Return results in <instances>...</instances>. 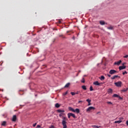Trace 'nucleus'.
Segmentation results:
<instances>
[{"label": "nucleus", "instance_id": "35", "mask_svg": "<svg viewBox=\"0 0 128 128\" xmlns=\"http://www.w3.org/2000/svg\"><path fill=\"white\" fill-rule=\"evenodd\" d=\"M124 58H128V55H126L124 56Z\"/></svg>", "mask_w": 128, "mask_h": 128}, {"label": "nucleus", "instance_id": "13", "mask_svg": "<svg viewBox=\"0 0 128 128\" xmlns=\"http://www.w3.org/2000/svg\"><path fill=\"white\" fill-rule=\"evenodd\" d=\"M100 24L101 26H104V24H106V22L104 21H100Z\"/></svg>", "mask_w": 128, "mask_h": 128}, {"label": "nucleus", "instance_id": "7", "mask_svg": "<svg viewBox=\"0 0 128 128\" xmlns=\"http://www.w3.org/2000/svg\"><path fill=\"white\" fill-rule=\"evenodd\" d=\"M126 68V66H120L118 68L120 70H124Z\"/></svg>", "mask_w": 128, "mask_h": 128}, {"label": "nucleus", "instance_id": "44", "mask_svg": "<svg viewBox=\"0 0 128 128\" xmlns=\"http://www.w3.org/2000/svg\"><path fill=\"white\" fill-rule=\"evenodd\" d=\"M59 22L60 24V21H59Z\"/></svg>", "mask_w": 128, "mask_h": 128}, {"label": "nucleus", "instance_id": "19", "mask_svg": "<svg viewBox=\"0 0 128 128\" xmlns=\"http://www.w3.org/2000/svg\"><path fill=\"white\" fill-rule=\"evenodd\" d=\"M55 106L56 108H60V104H58V103H56V104H55Z\"/></svg>", "mask_w": 128, "mask_h": 128}, {"label": "nucleus", "instance_id": "39", "mask_svg": "<svg viewBox=\"0 0 128 128\" xmlns=\"http://www.w3.org/2000/svg\"><path fill=\"white\" fill-rule=\"evenodd\" d=\"M37 128H40V125H37V126H36Z\"/></svg>", "mask_w": 128, "mask_h": 128}, {"label": "nucleus", "instance_id": "37", "mask_svg": "<svg viewBox=\"0 0 128 128\" xmlns=\"http://www.w3.org/2000/svg\"><path fill=\"white\" fill-rule=\"evenodd\" d=\"M36 126V123L34 124L32 126H34V128Z\"/></svg>", "mask_w": 128, "mask_h": 128}, {"label": "nucleus", "instance_id": "9", "mask_svg": "<svg viewBox=\"0 0 128 128\" xmlns=\"http://www.w3.org/2000/svg\"><path fill=\"white\" fill-rule=\"evenodd\" d=\"M93 84H94L95 86H100V83L96 81L95 82H94Z\"/></svg>", "mask_w": 128, "mask_h": 128}, {"label": "nucleus", "instance_id": "29", "mask_svg": "<svg viewBox=\"0 0 128 128\" xmlns=\"http://www.w3.org/2000/svg\"><path fill=\"white\" fill-rule=\"evenodd\" d=\"M107 104H112V102H107Z\"/></svg>", "mask_w": 128, "mask_h": 128}, {"label": "nucleus", "instance_id": "32", "mask_svg": "<svg viewBox=\"0 0 128 128\" xmlns=\"http://www.w3.org/2000/svg\"><path fill=\"white\" fill-rule=\"evenodd\" d=\"M125 74H128V72H126V71H125V72H122L123 75H124Z\"/></svg>", "mask_w": 128, "mask_h": 128}, {"label": "nucleus", "instance_id": "12", "mask_svg": "<svg viewBox=\"0 0 128 128\" xmlns=\"http://www.w3.org/2000/svg\"><path fill=\"white\" fill-rule=\"evenodd\" d=\"M1 126H6V121L2 122L1 124Z\"/></svg>", "mask_w": 128, "mask_h": 128}, {"label": "nucleus", "instance_id": "38", "mask_svg": "<svg viewBox=\"0 0 128 128\" xmlns=\"http://www.w3.org/2000/svg\"><path fill=\"white\" fill-rule=\"evenodd\" d=\"M109 78H110V76H110V74H107Z\"/></svg>", "mask_w": 128, "mask_h": 128}, {"label": "nucleus", "instance_id": "8", "mask_svg": "<svg viewBox=\"0 0 128 128\" xmlns=\"http://www.w3.org/2000/svg\"><path fill=\"white\" fill-rule=\"evenodd\" d=\"M16 116L14 115L13 116L12 118V122H16Z\"/></svg>", "mask_w": 128, "mask_h": 128}, {"label": "nucleus", "instance_id": "23", "mask_svg": "<svg viewBox=\"0 0 128 128\" xmlns=\"http://www.w3.org/2000/svg\"><path fill=\"white\" fill-rule=\"evenodd\" d=\"M112 96L113 98H118V94H114Z\"/></svg>", "mask_w": 128, "mask_h": 128}, {"label": "nucleus", "instance_id": "24", "mask_svg": "<svg viewBox=\"0 0 128 128\" xmlns=\"http://www.w3.org/2000/svg\"><path fill=\"white\" fill-rule=\"evenodd\" d=\"M68 94V92L67 91V92L63 93L62 96H66V94Z\"/></svg>", "mask_w": 128, "mask_h": 128}, {"label": "nucleus", "instance_id": "11", "mask_svg": "<svg viewBox=\"0 0 128 128\" xmlns=\"http://www.w3.org/2000/svg\"><path fill=\"white\" fill-rule=\"evenodd\" d=\"M68 108L69 110H70V112H74V109L72 108L68 107Z\"/></svg>", "mask_w": 128, "mask_h": 128}, {"label": "nucleus", "instance_id": "47", "mask_svg": "<svg viewBox=\"0 0 128 128\" xmlns=\"http://www.w3.org/2000/svg\"><path fill=\"white\" fill-rule=\"evenodd\" d=\"M98 114H100V112H98Z\"/></svg>", "mask_w": 128, "mask_h": 128}, {"label": "nucleus", "instance_id": "2", "mask_svg": "<svg viewBox=\"0 0 128 128\" xmlns=\"http://www.w3.org/2000/svg\"><path fill=\"white\" fill-rule=\"evenodd\" d=\"M72 116L74 118H76V115L72 113H68V118H70V117Z\"/></svg>", "mask_w": 128, "mask_h": 128}, {"label": "nucleus", "instance_id": "31", "mask_svg": "<svg viewBox=\"0 0 128 128\" xmlns=\"http://www.w3.org/2000/svg\"><path fill=\"white\" fill-rule=\"evenodd\" d=\"M128 90V88H127L126 89H124V90H122V92H127V90Z\"/></svg>", "mask_w": 128, "mask_h": 128}, {"label": "nucleus", "instance_id": "15", "mask_svg": "<svg viewBox=\"0 0 128 128\" xmlns=\"http://www.w3.org/2000/svg\"><path fill=\"white\" fill-rule=\"evenodd\" d=\"M112 89L109 88L108 90V94H112Z\"/></svg>", "mask_w": 128, "mask_h": 128}, {"label": "nucleus", "instance_id": "27", "mask_svg": "<svg viewBox=\"0 0 128 128\" xmlns=\"http://www.w3.org/2000/svg\"><path fill=\"white\" fill-rule=\"evenodd\" d=\"M86 102H92V100H90V99H87L86 100Z\"/></svg>", "mask_w": 128, "mask_h": 128}, {"label": "nucleus", "instance_id": "4", "mask_svg": "<svg viewBox=\"0 0 128 128\" xmlns=\"http://www.w3.org/2000/svg\"><path fill=\"white\" fill-rule=\"evenodd\" d=\"M116 86L120 87L122 86V82H118L114 83Z\"/></svg>", "mask_w": 128, "mask_h": 128}, {"label": "nucleus", "instance_id": "22", "mask_svg": "<svg viewBox=\"0 0 128 128\" xmlns=\"http://www.w3.org/2000/svg\"><path fill=\"white\" fill-rule=\"evenodd\" d=\"M82 90H86V86H82Z\"/></svg>", "mask_w": 128, "mask_h": 128}, {"label": "nucleus", "instance_id": "18", "mask_svg": "<svg viewBox=\"0 0 128 128\" xmlns=\"http://www.w3.org/2000/svg\"><path fill=\"white\" fill-rule=\"evenodd\" d=\"M57 112H64V110H58Z\"/></svg>", "mask_w": 128, "mask_h": 128}, {"label": "nucleus", "instance_id": "14", "mask_svg": "<svg viewBox=\"0 0 128 128\" xmlns=\"http://www.w3.org/2000/svg\"><path fill=\"white\" fill-rule=\"evenodd\" d=\"M74 112H76V114H80V109L78 108H76L74 110Z\"/></svg>", "mask_w": 128, "mask_h": 128}, {"label": "nucleus", "instance_id": "21", "mask_svg": "<svg viewBox=\"0 0 128 128\" xmlns=\"http://www.w3.org/2000/svg\"><path fill=\"white\" fill-rule=\"evenodd\" d=\"M100 80H104V76H100Z\"/></svg>", "mask_w": 128, "mask_h": 128}, {"label": "nucleus", "instance_id": "45", "mask_svg": "<svg viewBox=\"0 0 128 128\" xmlns=\"http://www.w3.org/2000/svg\"><path fill=\"white\" fill-rule=\"evenodd\" d=\"M67 32H70L68 31Z\"/></svg>", "mask_w": 128, "mask_h": 128}, {"label": "nucleus", "instance_id": "16", "mask_svg": "<svg viewBox=\"0 0 128 128\" xmlns=\"http://www.w3.org/2000/svg\"><path fill=\"white\" fill-rule=\"evenodd\" d=\"M122 121V120H117L114 122V124H120Z\"/></svg>", "mask_w": 128, "mask_h": 128}, {"label": "nucleus", "instance_id": "36", "mask_svg": "<svg viewBox=\"0 0 128 128\" xmlns=\"http://www.w3.org/2000/svg\"><path fill=\"white\" fill-rule=\"evenodd\" d=\"M76 94H80V92L77 91L76 93H75Z\"/></svg>", "mask_w": 128, "mask_h": 128}, {"label": "nucleus", "instance_id": "43", "mask_svg": "<svg viewBox=\"0 0 128 128\" xmlns=\"http://www.w3.org/2000/svg\"><path fill=\"white\" fill-rule=\"evenodd\" d=\"M126 124L127 126H128V120H127V121L126 122Z\"/></svg>", "mask_w": 128, "mask_h": 128}, {"label": "nucleus", "instance_id": "41", "mask_svg": "<svg viewBox=\"0 0 128 128\" xmlns=\"http://www.w3.org/2000/svg\"><path fill=\"white\" fill-rule=\"evenodd\" d=\"M126 64V62L123 63V64H122V66H124V65Z\"/></svg>", "mask_w": 128, "mask_h": 128}, {"label": "nucleus", "instance_id": "1", "mask_svg": "<svg viewBox=\"0 0 128 128\" xmlns=\"http://www.w3.org/2000/svg\"><path fill=\"white\" fill-rule=\"evenodd\" d=\"M64 114L63 113H60L59 114V116L60 118L62 116V125L63 126V128H68V126H66V120H68V118H66L64 116Z\"/></svg>", "mask_w": 128, "mask_h": 128}, {"label": "nucleus", "instance_id": "20", "mask_svg": "<svg viewBox=\"0 0 128 128\" xmlns=\"http://www.w3.org/2000/svg\"><path fill=\"white\" fill-rule=\"evenodd\" d=\"M92 128H100V126H94V125H93L92 126Z\"/></svg>", "mask_w": 128, "mask_h": 128}, {"label": "nucleus", "instance_id": "25", "mask_svg": "<svg viewBox=\"0 0 128 128\" xmlns=\"http://www.w3.org/2000/svg\"><path fill=\"white\" fill-rule=\"evenodd\" d=\"M85 80H84V78H82V80H81V82H83L84 83L85 82Z\"/></svg>", "mask_w": 128, "mask_h": 128}, {"label": "nucleus", "instance_id": "28", "mask_svg": "<svg viewBox=\"0 0 128 128\" xmlns=\"http://www.w3.org/2000/svg\"><path fill=\"white\" fill-rule=\"evenodd\" d=\"M90 92H92V90H94V89L92 88V86H91L90 87Z\"/></svg>", "mask_w": 128, "mask_h": 128}, {"label": "nucleus", "instance_id": "10", "mask_svg": "<svg viewBox=\"0 0 128 128\" xmlns=\"http://www.w3.org/2000/svg\"><path fill=\"white\" fill-rule=\"evenodd\" d=\"M120 78V76L118 75H115L111 78V80H114L116 78Z\"/></svg>", "mask_w": 128, "mask_h": 128}, {"label": "nucleus", "instance_id": "17", "mask_svg": "<svg viewBox=\"0 0 128 128\" xmlns=\"http://www.w3.org/2000/svg\"><path fill=\"white\" fill-rule=\"evenodd\" d=\"M70 82L67 83L65 86H64V88H68V86H70Z\"/></svg>", "mask_w": 128, "mask_h": 128}, {"label": "nucleus", "instance_id": "33", "mask_svg": "<svg viewBox=\"0 0 128 128\" xmlns=\"http://www.w3.org/2000/svg\"><path fill=\"white\" fill-rule=\"evenodd\" d=\"M118 98L120 100H122V98L120 97V96H118Z\"/></svg>", "mask_w": 128, "mask_h": 128}, {"label": "nucleus", "instance_id": "5", "mask_svg": "<svg viewBox=\"0 0 128 128\" xmlns=\"http://www.w3.org/2000/svg\"><path fill=\"white\" fill-rule=\"evenodd\" d=\"M92 110H96V108H94V107L90 106L86 110V112H90Z\"/></svg>", "mask_w": 128, "mask_h": 128}, {"label": "nucleus", "instance_id": "26", "mask_svg": "<svg viewBox=\"0 0 128 128\" xmlns=\"http://www.w3.org/2000/svg\"><path fill=\"white\" fill-rule=\"evenodd\" d=\"M70 94L72 96H74L76 94V93H74V92H71Z\"/></svg>", "mask_w": 128, "mask_h": 128}, {"label": "nucleus", "instance_id": "42", "mask_svg": "<svg viewBox=\"0 0 128 128\" xmlns=\"http://www.w3.org/2000/svg\"><path fill=\"white\" fill-rule=\"evenodd\" d=\"M88 106H90V104H90V102H88Z\"/></svg>", "mask_w": 128, "mask_h": 128}, {"label": "nucleus", "instance_id": "3", "mask_svg": "<svg viewBox=\"0 0 128 128\" xmlns=\"http://www.w3.org/2000/svg\"><path fill=\"white\" fill-rule=\"evenodd\" d=\"M118 72L114 70H111L109 72V74H116Z\"/></svg>", "mask_w": 128, "mask_h": 128}, {"label": "nucleus", "instance_id": "46", "mask_svg": "<svg viewBox=\"0 0 128 128\" xmlns=\"http://www.w3.org/2000/svg\"><path fill=\"white\" fill-rule=\"evenodd\" d=\"M84 76H86L84 75Z\"/></svg>", "mask_w": 128, "mask_h": 128}, {"label": "nucleus", "instance_id": "30", "mask_svg": "<svg viewBox=\"0 0 128 128\" xmlns=\"http://www.w3.org/2000/svg\"><path fill=\"white\" fill-rule=\"evenodd\" d=\"M108 30H112L113 28L112 26L108 27Z\"/></svg>", "mask_w": 128, "mask_h": 128}, {"label": "nucleus", "instance_id": "40", "mask_svg": "<svg viewBox=\"0 0 128 128\" xmlns=\"http://www.w3.org/2000/svg\"><path fill=\"white\" fill-rule=\"evenodd\" d=\"M80 102H82V100L78 101V104H80Z\"/></svg>", "mask_w": 128, "mask_h": 128}, {"label": "nucleus", "instance_id": "6", "mask_svg": "<svg viewBox=\"0 0 128 128\" xmlns=\"http://www.w3.org/2000/svg\"><path fill=\"white\" fill-rule=\"evenodd\" d=\"M121 63H122V60H120V61H118L117 62H114V64L120 66V64Z\"/></svg>", "mask_w": 128, "mask_h": 128}, {"label": "nucleus", "instance_id": "34", "mask_svg": "<svg viewBox=\"0 0 128 128\" xmlns=\"http://www.w3.org/2000/svg\"><path fill=\"white\" fill-rule=\"evenodd\" d=\"M119 119L120 120H124V118L120 117L119 118Z\"/></svg>", "mask_w": 128, "mask_h": 128}]
</instances>
